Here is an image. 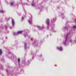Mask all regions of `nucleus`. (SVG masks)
Masks as SVG:
<instances>
[{
  "instance_id": "obj_1",
  "label": "nucleus",
  "mask_w": 76,
  "mask_h": 76,
  "mask_svg": "<svg viewBox=\"0 0 76 76\" xmlns=\"http://www.w3.org/2000/svg\"><path fill=\"white\" fill-rule=\"evenodd\" d=\"M70 35H69V34H67V35H66V40L64 42H63V43L64 45H67L68 44H69V42H67V38H68V37L69 38H70Z\"/></svg>"
},
{
  "instance_id": "obj_2",
  "label": "nucleus",
  "mask_w": 76,
  "mask_h": 76,
  "mask_svg": "<svg viewBox=\"0 0 76 76\" xmlns=\"http://www.w3.org/2000/svg\"><path fill=\"white\" fill-rule=\"evenodd\" d=\"M12 26L14 27L15 26V21H14V20L12 18Z\"/></svg>"
},
{
  "instance_id": "obj_3",
  "label": "nucleus",
  "mask_w": 76,
  "mask_h": 76,
  "mask_svg": "<svg viewBox=\"0 0 76 76\" xmlns=\"http://www.w3.org/2000/svg\"><path fill=\"white\" fill-rule=\"evenodd\" d=\"M57 48L58 50L59 51H63V48H62L61 47L59 48L57 47Z\"/></svg>"
},
{
  "instance_id": "obj_4",
  "label": "nucleus",
  "mask_w": 76,
  "mask_h": 76,
  "mask_svg": "<svg viewBox=\"0 0 76 76\" xmlns=\"http://www.w3.org/2000/svg\"><path fill=\"white\" fill-rule=\"evenodd\" d=\"M28 23L30 25H32V20L31 18H30V20H28Z\"/></svg>"
},
{
  "instance_id": "obj_5",
  "label": "nucleus",
  "mask_w": 76,
  "mask_h": 76,
  "mask_svg": "<svg viewBox=\"0 0 76 76\" xmlns=\"http://www.w3.org/2000/svg\"><path fill=\"white\" fill-rule=\"evenodd\" d=\"M56 20V18H54L51 20V22L52 23H54Z\"/></svg>"
},
{
  "instance_id": "obj_6",
  "label": "nucleus",
  "mask_w": 76,
  "mask_h": 76,
  "mask_svg": "<svg viewBox=\"0 0 76 76\" xmlns=\"http://www.w3.org/2000/svg\"><path fill=\"white\" fill-rule=\"evenodd\" d=\"M46 23H47V25H49V23H50V21H49V19H47L46 21Z\"/></svg>"
},
{
  "instance_id": "obj_7",
  "label": "nucleus",
  "mask_w": 76,
  "mask_h": 76,
  "mask_svg": "<svg viewBox=\"0 0 76 76\" xmlns=\"http://www.w3.org/2000/svg\"><path fill=\"white\" fill-rule=\"evenodd\" d=\"M37 27L39 28V30H42L44 28V27L41 28L39 26H37Z\"/></svg>"
},
{
  "instance_id": "obj_8",
  "label": "nucleus",
  "mask_w": 76,
  "mask_h": 76,
  "mask_svg": "<svg viewBox=\"0 0 76 76\" xmlns=\"http://www.w3.org/2000/svg\"><path fill=\"white\" fill-rule=\"evenodd\" d=\"M23 32V31H19L17 32V34H20Z\"/></svg>"
},
{
  "instance_id": "obj_9",
  "label": "nucleus",
  "mask_w": 76,
  "mask_h": 76,
  "mask_svg": "<svg viewBox=\"0 0 76 76\" xmlns=\"http://www.w3.org/2000/svg\"><path fill=\"white\" fill-rule=\"evenodd\" d=\"M25 44V49H26V45H27V44L26 43H24Z\"/></svg>"
},
{
  "instance_id": "obj_10",
  "label": "nucleus",
  "mask_w": 76,
  "mask_h": 76,
  "mask_svg": "<svg viewBox=\"0 0 76 76\" xmlns=\"http://www.w3.org/2000/svg\"><path fill=\"white\" fill-rule=\"evenodd\" d=\"M2 54V50H0V56Z\"/></svg>"
},
{
  "instance_id": "obj_11",
  "label": "nucleus",
  "mask_w": 76,
  "mask_h": 76,
  "mask_svg": "<svg viewBox=\"0 0 76 76\" xmlns=\"http://www.w3.org/2000/svg\"><path fill=\"white\" fill-rule=\"evenodd\" d=\"M0 12H1V13H4V12H5V11H4L3 10L2 11H1L0 10Z\"/></svg>"
},
{
  "instance_id": "obj_12",
  "label": "nucleus",
  "mask_w": 76,
  "mask_h": 76,
  "mask_svg": "<svg viewBox=\"0 0 76 76\" xmlns=\"http://www.w3.org/2000/svg\"><path fill=\"white\" fill-rule=\"evenodd\" d=\"M18 33H16L15 32H14V35H18Z\"/></svg>"
},
{
  "instance_id": "obj_13",
  "label": "nucleus",
  "mask_w": 76,
  "mask_h": 76,
  "mask_svg": "<svg viewBox=\"0 0 76 76\" xmlns=\"http://www.w3.org/2000/svg\"><path fill=\"white\" fill-rule=\"evenodd\" d=\"M20 59L19 58H18V63H19V62H20Z\"/></svg>"
},
{
  "instance_id": "obj_14",
  "label": "nucleus",
  "mask_w": 76,
  "mask_h": 76,
  "mask_svg": "<svg viewBox=\"0 0 76 76\" xmlns=\"http://www.w3.org/2000/svg\"><path fill=\"white\" fill-rule=\"evenodd\" d=\"M69 41H70V42H72V39H70L69 40Z\"/></svg>"
},
{
  "instance_id": "obj_15",
  "label": "nucleus",
  "mask_w": 76,
  "mask_h": 76,
  "mask_svg": "<svg viewBox=\"0 0 76 76\" xmlns=\"http://www.w3.org/2000/svg\"><path fill=\"white\" fill-rule=\"evenodd\" d=\"M47 29H49V25L48 26Z\"/></svg>"
},
{
  "instance_id": "obj_16",
  "label": "nucleus",
  "mask_w": 76,
  "mask_h": 76,
  "mask_svg": "<svg viewBox=\"0 0 76 76\" xmlns=\"http://www.w3.org/2000/svg\"><path fill=\"white\" fill-rule=\"evenodd\" d=\"M73 28H76V26H73Z\"/></svg>"
},
{
  "instance_id": "obj_17",
  "label": "nucleus",
  "mask_w": 76,
  "mask_h": 76,
  "mask_svg": "<svg viewBox=\"0 0 76 76\" xmlns=\"http://www.w3.org/2000/svg\"><path fill=\"white\" fill-rule=\"evenodd\" d=\"M23 19H24V18H23V17H22V20H23Z\"/></svg>"
},
{
  "instance_id": "obj_18",
  "label": "nucleus",
  "mask_w": 76,
  "mask_h": 76,
  "mask_svg": "<svg viewBox=\"0 0 76 76\" xmlns=\"http://www.w3.org/2000/svg\"><path fill=\"white\" fill-rule=\"evenodd\" d=\"M13 3H12L11 4L12 6V4H13Z\"/></svg>"
},
{
  "instance_id": "obj_19",
  "label": "nucleus",
  "mask_w": 76,
  "mask_h": 76,
  "mask_svg": "<svg viewBox=\"0 0 76 76\" xmlns=\"http://www.w3.org/2000/svg\"><path fill=\"white\" fill-rule=\"evenodd\" d=\"M31 5L32 6H34V4H32Z\"/></svg>"
},
{
  "instance_id": "obj_20",
  "label": "nucleus",
  "mask_w": 76,
  "mask_h": 76,
  "mask_svg": "<svg viewBox=\"0 0 76 76\" xmlns=\"http://www.w3.org/2000/svg\"><path fill=\"white\" fill-rule=\"evenodd\" d=\"M53 31L54 32H56V31H55L54 30H53Z\"/></svg>"
},
{
  "instance_id": "obj_21",
  "label": "nucleus",
  "mask_w": 76,
  "mask_h": 76,
  "mask_svg": "<svg viewBox=\"0 0 76 76\" xmlns=\"http://www.w3.org/2000/svg\"><path fill=\"white\" fill-rule=\"evenodd\" d=\"M62 17H63V19H64V16H62Z\"/></svg>"
},
{
  "instance_id": "obj_22",
  "label": "nucleus",
  "mask_w": 76,
  "mask_h": 76,
  "mask_svg": "<svg viewBox=\"0 0 76 76\" xmlns=\"http://www.w3.org/2000/svg\"><path fill=\"white\" fill-rule=\"evenodd\" d=\"M51 31H53V28H52V29H51Z\"/></svg>"
},
{
  "instance_id": "obj_23",
  "label": "nucleus",
  "mask_w": 76,
  "mask_h": 76,
  "mask_svg": "<svg viewBox=\"0 0 76 76\" xmlns=\"http://www.w3.org/2000/svg\"><path fill=\"white\" fill-rule=\"evenodd\" d=\"M75 22H76V19L75 20Z\"/></svg>"
},
{
  "instance_id": "obj_24",
  "label": "nucleus",
  "mask_w": 76,
  "mask_h": 76,
  "mask_svg": "<svg viewBox=\"0 0 76 76\" xmlns=\"http://www.w3.org/2000/svg\"><path fill=\"white\" fill-rule=\"evenodd\" d=\"M55 66H57V65H55Z\"/></svg>"
},
{
  "instance_id": "obj_25",
  "label": "nucleus",
  "mask_w": 76,
  "mask_h": 76,
  "mask_svg": "<svg viewBox=\"0 0 76 76\" xmlns=\"http://www.w3.org/2000/svg\"><path fill=\"white\" fill-rule=\"evenodd\" d=\"M6 39L7 38V37H6Z\"/></svg>"
},
{
  "instance_id": "obj_26",
  "label": "nucleus",
  "mask_w": 76,
  "mask_h": 76,
  "mask_svg": "<svg viewBox=\"0 0 76 76\" xmlns=\"http://www.w3.org/2000/svg\"><path fill=\"white\" fill-rule=\"evenodd\" d=\"M31 41H32V39H31Z\"/></svg>"
},
{
  "instance_id": "obj_27",
  "label": "nucleus",
  "mask_w": 76,
  "mask_h": 76,
  "mask_svg": "<svg viewBox=\"0 0 76 76\" xmlns=\"http://www.w3.org/2000/svg\"><path fill=\"white\" fill-rule=\"evenodd\" d=\"M8 72V71L7 70V72Z\"/></svg>"
},
{
  "instance_id": "obj_28",
  "label": "nucleus",
  "mask_w": 76,
  "mask_h": 76,
  "mask_svg": "<svg viewBox=\"0 0 76 76\" xmlns=\"http://www.w3.org/2000/svg\"><path fill=\"white\" fill-rule=\"evenodd\" d=\"M10 28H12V27H10Z\"/></svg>"
},
{
  "instance_id": "obj_29",
  "label": "nucleus",
  "mask_w": 76,
  "mask_h": 76,
  "mask_svg": "<svg viewBox=\"0 0 76 76\" xmlns=\"http://www.w3.org/2000/svg\"><path fill=\"white\" fill-rule=\"evenodd\" d=\"M31 17L32 18V15H31Z\"/></svg>"
}]
</instances>
